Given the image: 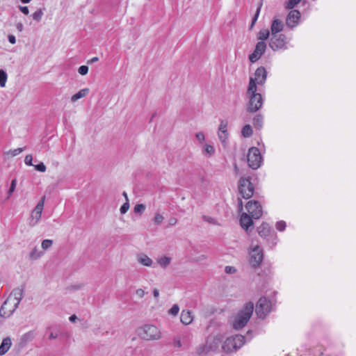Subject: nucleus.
<instances>
[{
  "label": "nucleus",
  "instance_id": "f257e3e1",
  "mask_svg": "<svg viewBox=\"0 0 356 356\" xmlns=\"http://www.w3.org/2000/svg\"><path fill=\"white\" fill-rule=\"evenodd\" d=\"M257 87L253 84H249L246 96L248 98L247 109L249 112L254 113L259 110L263 105V98L260 93L257 92Z\"/></svg>",
  "mask_w": 356,
  "mask_h": 356
},
{
  "label": "nucleus",
  "instance_id": "f03ea898",
  "mask_svg": "<svg viewBox=\"0 0 356 356\" xmlns=\"http://www.w3.org/2000/svg\"><path fill=\"white\" fill-rule=\"evenodd\" d=\"M253 309L254 305L252 302L245 304L243 308L234 317L233 327L235 330H240L245 327L252 314Z\"/></svg>",
  "mask_w": 356,
  "mask_h": 356
},
{
  "label": "nucleus",
  "instance_id": "7ed1b4c3",
  "mask_svg": "<svg viewBox=\"0 0 356 356\" xmlns=\"http://www.w3.org/2000/svg\"><path fill=\"white\" fill-rule=\"evenodd\" d=\"M138 332L140 337L147 341L159 340L161 337L160 330L153 325H145Z\"/></svg>",
  "mask_w": 356,
  "mask_h": 356
},
{
  "label": "nucleus",
  "instance_id": "20e7f679",
  "mask_svg": "<svg viewBox=\"0 0 356 356\" xmlns=\"http://www.w3.org/2000/svg\"><path fill=\"white\" fill-rule=\"evenodd\" d=\"M247 159L250 168L253 170L258 169L261 166L262 162V158L259 149L255 147L250 148Z\"/></svg>",
  "mask_w": 356,
  "mask_h": 356
},
{
  "label": "nucleus",
  "instance_id": "39448f33",
  "mask_svg": "<svg viewBox=\"0 0 356 356\" xmlns=\"http://www.w3.org/2000/svg\"><path fill=\"white\" fill-rule=\"evenodd\" d=\"M271 311L270 301L265 297H261L256 305L255 312L259 318H265V317Z\"/></svg>",
  "mask_w": 356,
  "mask_h": 356
},
{
  "label": "nucleus",
  "instance_id": "423d86ee",
  "mask_svg": "<svg viewBox=\"0 0 356 356\" xmlns=\"http://www.w3.org/2000/svg\"><path fill=\"white\" fill-rule=\"evenodd\" d=\"M286 39V37L284 34L272 35L269 41V47L274 51L285 50L287 49Z\"/></svg>",
  "mask_w": 356,
  "mask_h": 356
},
{
  "label": "nucleus",
  "instance_id": "0eeeda50",
  "mask_svg": "<svg viewBox=\"0 0 356 356\" xmlns=\"http://www.w3.org/2000/svg\"><path fill=\"white\" fill-rule=\"evenodd\" d=\"M238 190L245 199L250 198L254 193V187L249 179L241 177L238 182Z\"/></svg>",
  "mask_w": 356,
  "mask_h": 356
},
{
  "label": "nucleus",
  "instance_id": "6e6552de",
  "mask_svg": "<svg viewBox=\"0 0 356 356\" xmlns=\"http://www.w3.org/2000/svg\"><path fill=\"white\" fill-rule=\"evenodd\" d=\"M44 200L45 196H43L31 212V217L29 219V226L34 227L39 222L44 208Z\"/></svg>",
  "mask_w": 356,
  "mask_h": 356
},
{
  "label": "nucleus",
  "instance_id": "1a4fd4ad",
  "mask_svg": "<svg viewBox=\"0 0 356 356\" xmlns=\"http://www.w3.org/2000/svg\"><path fill=\"white\" fill-rule=\"evenodd\" d=\"M224 336L221 333H212L207 339L205 348L207 351H214L218 349Z\"/></svg>",
  "mask_w": 356,
  "mask_h": 356
},
{
  "label": "nucleus",
  "instance_id": "9d476101",
  "mask_svg": "<svg viewBox=\"0 0 356 356\" xmlns=\"http://www.w3.org/2000/svg\"><path fill=\"white\" fill-rule=\"evenodd\" d=\"M11 297H8L0 308V316L4 318L10 316L18 305L15 303Z\"/></svg>",
  "mask_w": 356,
  "mask_h": 356
},
{
  "label": "nucleus",
  "instance_id": "9b49d317",
  "mask_svg": "<svg viewBox=\"0 0 356 356\" xmlns=\"http://www.w3.org/2000/svg\"><path fill=\"white\" fill-rule=\"evenodd\" d=\"M264 258L263 250L259 245H255L250 252V264L254 267H259Z\"/></svg>",
  "mask_w": 356,
  "mask_h": 356
},
{
  "label": "nucleus",
  "instance_id": "f8f14e48",
  "mask_svg": "<svg viewBox=\"0 0 356 356\" xmlns=\"http://www.w3.org/2000/svg\"><path fill=\"white\" fill-rule=\"evenodd\" d=\"M267 74L268 72L264 67H259L255 70L254 77H250L249 84H251L253 81V84H254L255 86H257V85L264 86L267 79Z\"/></svg>",
  "mask_w": 356,
  "mask_h": 356
},
{
  "label": "nucleus",
  "instance_id": "ddd939ff",
  "mask_svg": "<svg viewBox=\"0 0 356 356\" xmlns=\"http://www.w3.org/2000/svg\"><path fill=\"white\" fill-rule=\"evenodd\" d=\"M245 208L254 219H259L262 216V207L257 201H249Z\"/></svg>",
  "mask_w": 356,
  "mask_h": 356
},
{
  "label": "nucleus",
  "instance_id": "4468645a",
  "mask_svg": "<svg viewBox=\"0 0 356 356\" xmlns=\"http://www.w3.org/2000/svg\"><path fill=\"white\" fill-rule=\"evenodd\" d=\"M266 49V44L265 42L259 41L256 45L254 50L252 54L249 55V60L251 63H254L257 62L261 56L264 54Z\"/></svg>",
  "mask_w": 356,
  "mask_h": 356
},
{
  "label": "nucleus",
  "instance_id": "2eb2a0df",
  "mask_svg": "<svg viewBox=\"0 0 356 356\" xmlns=\"http://www.w3.org/2000/svg\"><path fill=\"white\" fill-rule=\"evenodd\" d=\"M300 13L298 10H291L286 18V25L289 29H293L298 26L300 19Z\"/></svg>",
  "mask_w": 356,
  "mask_h": 356
},
{
  "label": "nucleus",
  "instance_id": "dca6fc26",
  "mask_svg": "<svg viewBox=\"0 0 356 356\" xmlns=\"http://www.w3.org/2000/svg\"><path fill=\"white\" fill-rule=\"evenodd\" d=\"M227 124L226 120H221L218 128V136L224 145H226L228 138Z\"/></svg>",
  "mask_w": 356,
  "mask_h": 356
},
{
  "label": "nucleus",
  "instance_id": "f3484780",
  "mask_svg": "<svg viewBox=\"0 0 356 356\" xmlns=\"http://www.w3.org/2000/svg\"><path fill=\"white\" fill-rule=\"evenodd\" d=\"M251 216L246 213H243L241 216L240 223L241 227L245 229L247 232L248 228L253 225V220Z\"/></svg>",
  "mask_w": 356,
  "mask_h": 356
},
{
  "label": "nucleus",
  "instance_id": "a211bd4d",
  "mask_svg": "<svg viewBox=\"0 0 356 356\" xmlns=\"http://www.w3.org/2000/svg\"><path fill=\"white\" fill-rule=\"evenodd\" d=\"M236 342H234V339H232V337L227 338L224 343L222 345V349L225 353H232L236 351L237 349L235 347Z\"/></svg>",
  "mask_w": 356,
  "mask_h": 356
},
{
  "label": "nucleus",
  "instance_id": "6ab92c4d",
  "mask_svg": "<svg viewBox=\"0 0 356 356\" xmlns=\"http://www.w3.org/2000/svg\"><path fill=\"white\" fill-rule=\"evenodd\" d=\"M284 29V24L280 19H275L272 22L270 26V31L272 35H277L281 32Z\"/></svg>",
  "mask_w": 356,
  "mask_h": 356
},
{
  "label": "nucleus",
  "instance_id": "aec40b11",
  "mask_svg": "<svg viewBox=\"0 0 356 356\" xmlns=\"http://www.w3.org/2000/svg\"><path fill=\"white\" fill-rule=\"evenodd\" d=\"M23 289L16 288L11 292L8 297H11L14 300L13 301L19 305L23 298Z\"/></svg>",
  "mask_w": 356,
  "mask_h": 356
},
{
  "label": "nucleus",
  "instance_id": "412c9836",
  "mask_svg": "<svg viewBox=\"0 0 356 356\" xmlns=\"http://www.w3.org/2000/svg\"><path fill=\"white\" fill-rule=\"evenodd\" d=\"M137 261L143 266L150 267L153 265L152 259L145 254H140L137 256Z\"/></svg>",
  "mask_w": 356,
  "mask_h": 356
},
{
  "label": "nucleus",
  "instance_id": "4be33fe9",
  "mask_svg": "<svg viewBox=\"0 0 356 356\" xmlns=\"http://www.w3.org/2000/svg\"><path fill=\"white\" fill-rule=\"evenodd\" d=\"M12 342L10 338H4L0 345V355H5L10 348Z\"/></svg>",
  "mask_w": 356,
  "mask_h": 356
},
{
  "label": "nucleus",
  "instance_id": "5701e85b",
  "mask_svg": "<svg viewBox=\"0 0 356 356\" xmlns=\"http://www.w3.org/2000/svg\"><path fill=\"white\" fill-rule=\"evenodd\" d=\"M193 317L191 312L188 310H183L181 313L180 320L184 325H189L193 321Z\"/></svg>",
  "mask_w": 356,
  "mask_h": 356
},
{
  "label": "nucleus",
  "instance_id": "b1692460",
  "mask_svg": "<svg viewBox=\"0 0 356 356\" xmlns=\"http://www.w3.org/2000/svg\"><path fill=\"white\" fill-rule=\"evenodd\" d=\"M257 232L260 236L266 237L270 232V227L267 223H262L257 227Z\"/></svg>",
  "mask_w": 356,
  "mask_h": 356
},
{
  "label": "nucleus",
  "instance_id": "393cba45",
  "mask_svg": "<svg viewBox=\"0 0 356 356\" xmlns=\"http://www.w3.org/2000/svg\"><path fill=\"white\" fill-rule=\"evenodd\" d=\"M89 91H90L89 88H87L81 89L77 93H76L75 95L72 96L71 101L72 102H75L78 99L85 97L86 96H87L88 95Z\"/></svg>",
  "mask_w": 356,
  "mask_h": 356
},
{
  "label": "nucleus",
  "instance_id": "a878e982",
  "mask_svg": "<svg viewBox=\"0 0 356 356\" xmlns=\"http://www.w3.org/2000/svg\"><path fill=\"white\" fill-rule=\"evenodd\" d=\"M43 252L38 250L37 246H35L29 254V259L30 260H37L43 255Z\"/></svg>",
  "mask_w": 356,
  "mask_h": 356
},
{
  "label": "nucleus",
  "instance_id": "bb28decb",
  "mask_svg": "<svg viewBox=\"0 0 356 356\" xmlns=\"http://www.w3.org/2000/svg\"><path fill=\"white\" fill-rule=\"evenodd\" d=\"M264 118L261 114L256 115L253 118V125L256 129H260L263 126Z\"/></svg>",
  "mask_w": 356,
  "mask_h": 356
},
{
  "label": "nucleus",
  "instance_id": "cd10ccee",
  "mask_svg": "<svg viewBox=\"0 0 356 356\" xmlns=\"http://www.w3.org/2000/svg\"><path fill=\"white\" fill-rule=\"evenodd\" d=\"M171 262V258L170 257L163 256L157 259V263L163 268H166Z\"/></svg>",
  "mask_w": 356,
  "mask_h": 356
},
{
  "label": "nucleus",
  "instance_id": "c85d7f7f",
  "mask_svg": "<svg viewBox=\"0 0 356 356\" xmlns=\"http://www.w3.org/2000/svg\"><path fill=\"white\" fill-rule=\"evenodd\" d=\"M269 35L270 31L268 29H262L259 31L257 34V39L260 41L264 42L269 38Z\"/></svg>",
  "mask_w": 356,
  "mask_h": 356
},
{
  "label": "nucleus",
  "instance_id": "c756f323",
  "mask_svg": "<svg viewBox=\"0 0 356 356\" xmlns=\"http://www.w3.org/2000/svg\"><path fill=\"white\" fill-rule=\"evenodd\" d=\"M232 337L233 339H234V342H236L235 347L237 350L244 344L245 337L243 335L236 334Z\"/></svg>",
  "mask_w": 356,
  "mask_h": 356
},
{
  "label": "nucleus",
  "instance_id": "7c9ffc66",
  "mask_svg": "<svg viewBox=\"0 0 356 356\" xmlns=\"http://www.w3.org/2000/svg\"><path fill=\"white\" fill-rule=\"evenodd\" d=\"M241 134L245 138H248L252 135V129L250 125H245L241 131Z\"/></svg>",
  "mask_w": 356,
  "mask_h": 356
},
{
  "label": "nucleus",
  "instance_id": "2f4dec72",
  "mask_svg": "<svg viewBox=\"0 0 356 356\" xmlns=\"http://www.w3.org/2000/svg\"><path fill=\"white\" fill-rule=\"evenodd\" d=\"M215 152L216 150L213 146L209 144H206L204 146L203 153L204 155H209V156H211L215 154Z\"/></svg>",
  "mask_w": 356,
  "mask_h": 356
},
{
  "label": "nucleus",
  "instance_id": "473e14b6",
  "mask_svg": "<svg viewBox=\"0 0 356 356\" xmlns=\"http://www.w3.org/2000/svg\"><path fill=\"white\" fill-rule=\"evenodd\" d=\"M300 1L301 0H287L284 3V6L286 9H293Z\"/></svg>",
  "mask_w": 356,
  "mask_h": 356
},
{
  "label": "nucleus",
  "instance_id": "72a5a7b5",
  "mask_svg": "<svg viewBox=\"0 0 356 356\" xmlns=\"http://www.w3.org/2000/svg\"><path fill=\"white\" fill-rule=\"evenodd\" d=\"M24 150V148L19 147L14 149H10L8 152H6L5 154L10 156L11 157L15 156L20 153H22Z\"/></svg>",
  "mask_w": 356,
  "mask_h": 356
},
{
  "label": "nucleus",
  "instance_id": "f704fd0d",
  "mask_svg": "<svg viewBox=\"0 0 356 356\" xmlns=\"http://www.w3.org/2000/svg\"><path fill=\"white\" fill-rule=\"evenodd\" d=\"M7 81V74L3 70H0V86L4 87Z\"/></svg>",
  "mask_w": 356,
  "mask_h": 356
},
{
  "label": "nucleus",
  "instance_id": "c9c22d12",
  "mask_svg": "<svg viewBox=\"0 0 356 356\" xmlns=\"http://www.w3.org/2000/svg\"><path fill=\"white\" fill-rule=\"evenodd\" d=\"M261 6H262V3H260L257 9V11H256V13L252 20V23H251V25L250 26V29H252V27L254 26V24L256 23L257 19H258V17L259 15V13H260V10H261Z\"/></svg>",
  "mask_w": 356,
  "mask_h": 356
},
{
  "label": "nucleus",
  "instance_id": "e433bc0d",
  "mask_svg": "<svg viewBox=\"0 0 356 356\" xmlns=\"http://www.w3.org/2000/svg\"><path fill=\"white\" fill-rule=\"evenodd\" d=\"M43 15V12L41 9L38 10L32 15L33 19L36 22H40Z\"/></svg>",
  "mask_w": 356,
  "mask_h": 356
},
{
  "label": "nucleus",
  "instance_id": "4c0bfd02",
  "mask_svg": "<svg viewBox=\"0 0 356 356\" xmlns=\"http://www.w3.org/2000/svg\"><path fill=\"white\" fill-rule=\"evenodd\" d=\"M145 210V205L143 204H137L135 205L134 211L136 213H143Z\"/></svg>",
  "mask_w": 356,
  "mask_h": 356
},
{
  "label": "nucleus",
  "instance_id": "58836bf2",
  "mask_svg": "<svg viewBox=\"0 0 356 356\" xmlns=\"http://www.w3.org/2000/svg\"><path fill=\"white\" fill-rule=\"evenodd\" d=\"M53 244V241L51 239L43 240L41 244L42 248L44 250L49 249Z\"/></svg>",
  "mask_w": 356,
  "mask_h": 356
},
{
  "label": "nucleus",
  "instance_id": "ea45409f",
  "mask_svg": "<svg viewBox=\"0 0 356 356\" xmlns=\"http://www.w3.org/2000/svg\"><path fill=\"white\" fill-rule=\"evenodd\" d=\"M164 220V217L163 216V215L159 213H156L154 217V222L155 224L156 225H160Z\"/></svg>",
  "mask_w": 356,
  "mask_h": 356
},
{
  "label": "nucleus",
  "instance_id": "a19ab883",
  "mask_svg": "<svg viewBox=\"0 0 356 356\" xmlns=\"http://www.w3.org/2000/svg\"><path fill=\"white\" fill-rule=\"evenodd\" d=\"M16 184H17V180L16 179H14L12 180L11 181V184H10V188L8 190V199L10 197V196L12 195V193L14 192L15 189V187H16Z\"/></svg>",
  "mask_w": 356,
  "mask_h": 356
},
{
  "label": "nucleus",
  "instance_id": "79ce46f5",
  "mask_svg": "<svg viewBox=\"0 0 356 356\" xmlns=\"http://www.w3.org/2000/svg\"><path fill=\"white\" fill-rule=\"evenodd\" d=\"M179 307L178 305H174L168 311V313L172 316H176L179 313Z\"/></svg>",
  "mask_w": 356,
  "mask_h": 356
},
{
  "label": "nucleus",
  "instance_id": "37998d69",
  "mask_svg": "<svg viewBox=\"0 0 356 356\" xmlns=\"http://www.w3.org/2000/svg\"><path fill=\"white\" fill-rule=\"evenodd\" d=\"M78 72L81 75H86L88 72V67L86 65H81L79 67Z\"/></svg>",
  "mask_w": 356,
  "mask_h": 356
},
{
  "label": "nucleus",
  "instance_id": "c03bdc74",
  "mask_svg": "<svg viewBox=\"0 0 356 356\" xmlns=\"http://www.w3.org/2000/svg\"><path fill=\"white\" fill-rule=\"evenodd\" d=\"M286 227V222L283 220L279 221L276 223V229L279 231H284Z\"/></svg>",
  "mask_w": 356,
  "mask_h": 356
},
{
  "label": "nucleus",
  "instance_id": "a18cd8bd",
  "mask_svg": "<svg viewBox=\"0 0 356 356\" xmlns=\"http://www.w3.org/2000/svg\"><path fill=\"white\" fill-rule=\"evenodd\" d=\"M35 169L39 172H44L47 168L45 165L42 162H41L39 164L35 165Z\"/></svg>",
  "mask_w": 356,
  "mask_h": 356
},
{
  "label": "nucleus",
  "instance_id": "49530a36",
  "mask_svg": "<svg viewBox=\"0 0 356 356\" xmlns=\"http://www.w3.org/2000/svg\"><path fill=\"white\" fill-rule=\"evenodd\" d=\"M129 209V202H126L120 207V213L122 214H124L125 213L127 212Z\"/></svg>",
  "mask_w": 356,
  "mask_h": 356
},
{
  "label": "nucleus",
  "instance_id": "de8ad7c7",
  "mask_svg": "<svg viewBox=\"0 0 356 356\" xmlns=\"http://www.w3.org/2000/svg\"><path fill=\"white\" fill-rule=\"evenodd\" d=\"M202 218H203L204 221L207 222H209L210 224H213V225H216L217 224L216 220L214 218H211L210 216H203Z\"/></svg>",
  "mask_w": 356,
  "mask_h": 356
},
{
  "label": "nucleus",
  "instance_id": "09e8293b",
  "mask_svg": "<svg viewBox=\"0 0 356 356\" xmlns=\"http://www.w3.org/2000/svg\"><path fill=\"white\" fill-rule=\"evenodd\" d=\"M225 272L227 274H233L236 272V269L234 266H227L225 268Z\"/></svg>",
  "mask_w": 356,
  "mask_h": 356
},
{
  "label": "nucleus",
  "instance_id": "8fccbe9b",
  "mask_svg": "<svg viewBox=\"0 0 356 356\" xmlns=\"http://www.w3.org/2000/svg\"><path fill=\"white\" fill-rule=\"evenodd\" d=\"M34 337V333L33 332H29L23 336V339L25 341H31Z\"/></svg>",
  "mask_w": 356,
  "mask_h": 356
},
{
  "label": "nucleus",
  "instance_id": "3c124183",
  "mask_svg": "<svg viewBox=\"0 0 356 356\" xmlns=\"http://www.w3.org/2000/svg\"><path fill=\"white\" fill-rule=\"evenodd\" d=\"M32 161H33L32 155H31V154L26 155L24 159L25 164L27 165H29V166L33 165Z\"/></svg>",
  "mask_w": 356,
  "mask_h": 356
},
{
  "label": "nucleus",
  "instance_id": "603ef678",
  "mask_svg": "<svg viewBox=\"0 0 356 356\" xmlns=\"http://www.w3.org/2000/svg\"><path fill=\"white\" fill-rule=\"evenodd\" d=\"M195 137L200 143H203L205 140L204 134L202 131L197 133Z\"/></svg>",
  "mask_w": 356,
  "mask_h": 356
},
{
  "label": "nucleus",
  "instance_id": "864d4df0",
  "mask_svg": "<svg viewBox=\"0 0 356 356\" xmlns=\"http://www.w3.org/2000/svg\"><path fill=\"white\" fill-rule=\"evenodd\" d=\"M145 291L142 289H138L136 291V296L139 298H142L144 297V296L145 295Z\"/></svg>",
  "mask_w": 356,
  "mask_h": 356
},
{
  "label": "nucleus",
  "instance_id": "5fc2aeb1",
  "mask_svg": "<svg viewBox=\"0 0 356 356\" xmlns=\"http://www.w3.org/2000/svg\"><path fill=\"white\" fill-rule=\"evenodd\" d=\"M19 10L24 14V15H28L29 14V8L27 6H19Z\"/></svg>",
  "mask_w": 356,
  "mask_h": 356
},
{
  "label": "nucleus",
  "instance_id": "6e6d98bb",
  "mask_svg": "<svg viewBox=\"0 0 356 356\" xmlns=\"http://www.w3.org/2000/svg\"><path fill=\"white\" fill-rule=\"evenodd\" d=\"M8 39L9 42H10L11 44H15L16 42L15 36L13 35H11V34L8 35Z\"/></svg>",
  "mask_w": 356,
  "mask_h": 356
},
{
  "label": "nucleus",
  "instance_id": "4d7b16f0",
  "mask_svg": "<svg viewBox=\"0 0 356 356\" xmlns=\"http://www.w3.org/2000/svg\"><path fill=\"white\" fill-rule=\"evenodd\" d=\"M177 220L175 218H170L169 220V225L170 226H174L177 224Z\"/></svg>",
  "mask_w": 356,
  "mask_h": 356
},
{
  "label": "nucleus",
  "instance_id": "13d9d810",
  "mask_svg": "<svg viewBox=\"0 0 356 356\" xmlns=\"http://www.w3.org/2000/svg\"><path fill=\"white\" fill-rule=\"evenodd\" d=\"M152 293H153V296H154V298H159V290L157 289H153Z\"/></svg>",
  "mask_w": 356,
  "mask_h": 356
},
{
  "label": "nucleus",
  "instance_id": "bf43d9fd",
  "mask_svg": "<svg viewBox=\"0 0 356 356\" xmlns=\"http://www.w3.org/2000/svg\"><path fill=\"white\" fill-rule=\"evenodd\" d=\"M99 60V58L98 57H93L92 58H91V60H88V63H95L97 61Z\"/></svg>",
  "mask_w": 356,
  "mask_h": 356
},
{
  "label": "nucleus",
  "instance_id": "052dcab7",
  "mask_svg": "<svg viewBox=\"0 0 356 356\" xmlns=\"http://www.w3.org/2000/svg\"><path fill=\"white\" fill-rule=\"evenodd\" d=\"M58 337V334H54L53 332L50 333L49 336V339H56Z\"/></svg>",
  "mask_w": 356,
  "mask_h": 356
},
{
  "label": "nucleus",
  "instance_id": "680f3d73",
  "mask_svg": "<svg viewBox=\"0 0 356 356\" xmlns=\"http://www.w3.org/2000/svg\"><path fill=\"white\" fill-rule=\"evenodd\" d=\"M77 319V317L75 314H73L71 316H70L69 318V320L71 321V322H75V321Z\"/></svg>",
  "mask_w": 356,
  "mask_h": 356
},
{
  "label": "nucleus",
  "instance_id": "e2e57ef3",
  "mask_svg": "<svg viewBox=\"0 0 356 356\" xmlns=\"http://www.w3.org/2000/svg\"><path fill=\"white\" fill-rule=\"evenodd\" d=\"M17 29L18 31H22L23 30V25H22V24L19 23L17 25Z\"/></svg>",
  "mask_w": 356,
  "mask_h": 356
},
{
  "label": "nucleus",
  "instance_id": "0e129e2a",
  "mask_svg": "<svg viewBox=\"0 0 356 356\" xmlns=\"http://www.w3.org/2000/svg\"><path fill=\"white\" fill-rule=\"evenodd\" d=\"M238 208H239V210L243 209V202L240 198L238 199Z\"/></svg>",
  "mask_w": 356,
  "mask_h": 356
},
{
  "label": "nucleus",
  "instance_id": "69168bd1",
  "mask_svg": "<svg viewBox=\"0 0 356 356\" xmlns=\"http://www.w3.org/2000/svg\"><path fill=\"white\" fill-rule=\"evenodd\" d=\"M122 195L125 197L126 202H129V199H128V196H127V193L126 192H123Z\"/></svg>",
  "mask_w": 356,
  "mask_h": 356
},
{
  "label": "nucleus",
  "instance_id": "338daca9",
  "mask_svg": "<svg viewBox=\"0 0 356 356\" xmlns=\"http://www.w3.org/2000/svg\"><path fill=\"white\" fill-rule=\"evenodd\" d=\"M31 0H21V1L24 3H28L31 1Z\"/></svg>",
  "mask_w": 356,
  "mask_h": 356
},
{
  "label": "nucleus",
  "instance_id": "774afa93",
  "mask_svg": "<svg viewBox=\"0 0 356 356\" xmlns=\"http://www.w3.org/2000/svg\"><path fill=\"white\" fill-rule=\"evenodd\" d=\"M234 170H235L236 172H238V168H237V166H236V165H235V166H234Z\"/></svg>",
  "mask_w": 356,
  "mask_h": 356
}]
</instances>
